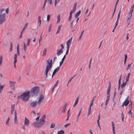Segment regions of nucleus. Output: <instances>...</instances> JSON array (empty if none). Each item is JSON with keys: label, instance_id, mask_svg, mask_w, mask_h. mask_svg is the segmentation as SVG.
I'll return each mask as SVG.
<instances>
[{"label": "nucleus", "instance_id": "nucleus-54", "mask_svg": "<svg viewBox=\"0 0 134 134\" xmlns=\"http://www.w3.org/2000/svg\"><path fill=\"white\" fill-rule=\"evenodd\" d=\"M110 90L108 89L107 92V95H110Z\"/></svg>", "mask_w": 134, "mask_h": 134}, {"label": "nucleus", "instance_id": "nucleus-12", "mask_svg": "<svg viewBox=\"0 0 134 134\" xmlns=\"http://www.w3.org/2000/svg\"><path fill=\"white\" fill-rule=\"evenodd\" d=\"M17 54H15L14 56V67L15 68L16 67V63L17 61Z\"/></svg>", "mask_w": 134, "mask_h": 134}, {"label": "nucleus", "instance_id": "nucleus-58", "mask_svg": "<svg viewBox=\"0 0 134 134\" xmlns=\"http://www.w3.org/2000/svg\"><path fill=\"white\" fill-rule=\"evenodd\" d=\"M111 87V83H110V82H109V87H108V89L110 90Z\"/></svg>", "mask_w": 134, "mask_h": 134}, {"label": "nucleus", "instance_id": "nucleus-7", "mask_svg": "<svg viewBox=\"0 0 134 134\" xmlns=\"http://www.w3.org/2000/svg\"><path fill=\"white\" fill-rule=\"evenodd\" d=\"M129 98V96H128L126 98L125 101L122 104V107H124V105L126 106L129 103V101L128 100Z\"/></svg>", "mask_w": 134, "mask_h": 134}, {"label": "nucleus", "instance_id": "nucleus-56", "mask_svg": "<svg viewBox=\"0 0 134 134\" xmlns=\"http://www.w3.org/2000/svg\"><path fill=\"white\" fill-rule=\"evenodd\" d=\"M131 64H129L128 65H127V70H128V69H129L130 67L131 66Z\"/></svg>", "mask_w": 134, "mask_h": 134}, {"label": "nucleus", "instance_id": "nucleus-18", "mask_svg": "<svg viewBox=\"0 0 134 134\" xmlns=\"http://www.w3.org/2000/svg\"><path fill=\"white\" fill-rule=\"evenodd\" d=\"M28 22L26 23L24 27L23 28L22 31L24 32L25 30L27 28L28 25Z\"/></svg>", "mask_w": 134, "mask_h": 134}, {"label": "nucleus", "instance_id": "nucleus-5", "mask_svg": "<svg viewBox=\"0 0 134 134\" xmlns=\"http://www.w3.org/2000/svg\"><path fill=\"white\" fill-rule=\"evenodd\" d=\"M16 83V82L15 81H9L10 87L13 90H15V85Z\"/></svg>", "mask_w": 134, "mask_h": 134}, {"label": "nucleus", "instance_id": "nucleus-33", "mask_svg": "<svg viewBox=\"0 0 134 134\" xmlns=\"http://www.w3.org/2000/svg\"><path fill=\"white\" fill-rule=\"evenodd\" d=\"M57 23H59L60 21V14H59L57 16Z\"/></svg>", "mask_w": 134, "mask_h": 134}, {"label": "nucleus", "instance_id": "nucleus-15", "mask_svg": "<svg viewBox=\"0 0 134 134\" xmlns=\"http://www.w3.org/2000/svg\"><path fill=\"white\" fill-rule=\"evenodd\" d=\"M112 126V131L113 134H116L115 130V125L114 122L113 121L111 122Z\"/></svg>", "mask_w": 134, "mask_h": 134}, {"label": "nucleus", "instance_id": "nucleus-24", "mask_svg": "<svg viewBox=\"0 0 134 134\" xmlns=\"http://www.w3.org/2000/svg\"><path fill=\"white\" fill-rule=\"evenodd\" d=\"M62 25H59L58 26V28L57 32H56V34H57L59 33V32H60V30L61 28L62 27Z\"/></svg>", "mask_w": 134, "mask_h": 134}, {"label": "nucleus", "instance_id": "nucleus-13", "mask_svg": "<svg viewBox=\"0 0 134 134\" xmlns=\"http://www.w3.org/2000/svg\"><path fill=\"white\" fill-rule=\"evenodd\" d=\"M60 69V66L59 67H58L56 68L55 70H54L53 72L52 75V77H53V76L57 72H58L59 70Z\"/></svg>", "mask_w": 134, "mask_h": 134}, {"label": "nucleus", "instance_id": "nucleus-34", "mask_svg": "<svg viewBox=\"0 0 134 134\" xmlns=\"http://www.w3.org/2000/svg\"><path fill=\"white\" fill-rule=\"evenodd\" d=\"M55 123H52L50 126V128H54L55 126Z\"/></svg>", "mask_w": 134, "mask_h": 134}, {"label": "nucleus", "instance_id": "nucleus-61", "mask_svg": "<svg viewBox=\"0 0 134 134\" xmlns=\"http://www.w3.org/2000/svg\"><path fill=\"white\" fill-rule=\"evenodd\" d=\"M63 62H64V61H63L62 60H61V61L60 62V66H61L62 65V64H63Z\"/></svg>", "mask_w": 134, "mask_h": 134}, {"label": "nucleus", "instance_id": "nucleus-39", "mask_svg": "<svg viewBox=\"0 0 134 134\" xmlns=\"http://www.w3.org/2000/svg\"><path fill=\"white\" fill-rule=\"evenodd\" d=\"M74 20H73V21L71 22V24L70 27L71 28V29H72L74 27V25L73 24V22Z\"/></svg>", "mask_w": 134, "mask_h": 134}, {"label": "nucleus", "instance_id": "nucleus-52", "mask_svg": "<svg viewBox=\"0 0 134 134\" xmlns=\"http://www.w3.org/2000/svg\"><path fill=\"white\" fill-rule=\"evenodd\" d=\"M100 118V115L99 114V116H98V120H97V123H99V121Z\"/></svg>", "mask_w": 134, "mask_h": 134}, {"label": "nucleus", "instance_id": "nucleus-1", "mask_svg": "<svg viewBox=\"0 0 134 134\" xmlns=\"http://www.w3.org/2000/svg\"><path fill=\"white\" fill-rule=\"evenodd\" d=\"M47 63L46 68L45 71L44 73L46 75V77L47 76L48 72L51 70L52 68V59H48L46 60Z\"/></svg>", "mask_w": 134, "mask_h": 134}, {"label": "nucleus", "instance_id": "nucleus-45", "mask_svg": "<svg viewBox=\"0 0 134 134\" xmlns=\"http://www.w3.org/2000/svg\"><path fill=\"white\" fill-rule=\"evenodd\" d=\"M83 32H84V31H83L81 32V34L79 37V40L80 39H81V38H82V35L83 34Z\"/></svg>", "mask_w": 134, "mask_h": 134}, {"label": "nucleus", "instance_id": "nucleus-20", "mask_svg": "<svg viewBox=\"0 0 134 134\" xmlns=\"http://www.w3.org/2000/svg\"><path fill=\"white\" fill-rule=\"evenodd\" d=\"M77 3L76 2L74 6V7L73 8V9L72 10H71V11H72V12H75V11L76 7V5H77Z\"/></svg>", "mask_w": 134, "mask_h": 134}, {"label": "nucleus", "instance_id": "nucleus-43", "mask_svg": "<svg viewBox=\"0 0 134 134\" xmlns=\"http://www.w3.org/2000/svg\"><path fill=\"white\" fill-rule=\"evenodd\" d=\"M24 52H25L26 50V44L25 43H24Z\"/></svg>", "mask_w": 134, "mask_h": 134}, {"label": "nucleus", "instance_id": "nucleus-55", "mask_svg": "<svg viewBox=\"0 0 134 134\" xmlns=\"http://www.w3.org/2000/svg\"><path fill=\"white\" fill-rule=\"evenodd\" d=\"M93 102H92H92H91L90 105L89 107V108H91V107L93 105Z\"/></svg>", "mask_w": 134, "mask_h": 134}, {"label": "nucleus", "instance_id": "nucleus-41", "mask_svg": "<svg viewBox=\"0 0 134 134\" xmlns=\"http://www.w3.org/2000/svg\"><path fill=\"white\" fill-rule=\"evenodd\" d=\"M43 33V32L41 34V36H40V39H39V46H40V41L41 40H42V34Z\"/></svg>", "mask_w": 134, "mask_h": 134}, {"label": "nucleus", "instance_id": "nucleus-62", "mask_svg": "<svg viewBox=\"0 0 134 134\" xmlns=\"http://www.w3.org/2000/svg\"><path fill=\"white\" fill-rule=\"evenodd\" d=\"M60 46H61V47H62V48L61 49H62V50H63V49L64 48V46H63V44H62Z\"/></svg>", "mask_w": 134, "mask_h": 134}, {"label": "nucleus", "instance_id": "nucleus-4", "mask_svg": "<svg viewBox=\"0 0 134 134\" xmlns=\"http://www.w3.org/2000/svg\"><path fill=\"white\" fill-rule=\"evenodd\" d=\"M40 88L38 86H35L31 90V95L32 97L37 96L39 92Z\"/></svg>", "mask_w": 134, "mask_h": 134}, {"label": "nucleus", "instance_id": "nucleus-63", "mask_svg": "<svg viewBox=\"0 0 134 134\" xmlns=\"http://www.w3.org/2000/svg\"><path fill=\"white\" fill-rule=\"evenodd\" d=\"M66 55H65L64 56H63V57L62 58V60H63V61H64L65 59V58L66 57Z\"/></svg>", "mask_w": 134, "mask_h": 134}, {"label": "nucleus", "instance_id": "nucleus-59", "mask_svg": "<svg viewBox=\"0 0 134 134\" xmlns=\"http://www.w3.org/2000/svg\"><path fill=\"white\" fill-rule=\"evenodd\" d=\"M52 0H48V2H49L51 5L52 4Z\"/></svg>", "mask_w": 134, "mask_h": 134}, {"label": "nucleus", "instance_id": "nucleus-53", "mask_svg": "<svg viewBox=\"0 0 134 134\" xmlns=\"http://www.w3.org/2000/svg\"><path fill=\"white\" fill-rule=\"evenodd\" d=\"M91 61H92V58H91V59H90V63L89 65V69H90L91 68Z\"/></svg>", "mask_w": 134, "mask_h": 134}, {"label": "nucleus", "instance_id": "nucleus-14", "mask_svg": "<svg viewBox=\"0 0 134 134\" xmlns=\"http://www.w3.org/2000/svg\"><path fill=\"white\" fill-rule=\"evenodd\" d=\"M32 125L33 126L35 127H37L38 128H39V122L37 121H35V122H34Z\"/></svg>", "mask_w": 134, "mask_h": 134}, {"label": "nucleus", "instance_id": "nucleus-17", "mask_svg": "<svg viewBox=\"0 0 134 134\" xmlns=\"http://www.w3.org/2000/svg\"><path fill=\"white\" fill-rule=\"evenodd\" d=\"M15 105L14 104H12L11 106V113L12 114L14 110Z\"/></svg>", "mask_w": 134, "mask_h": 134}, {"label": "nucleus", "instance_id": "nucleus-6", "mask_svg": "<svg viewBox=\"0 0 134 134\" xmlns=\"http://www.w3.org/2000/svg\"><path fill=\"white\" fill-rule=\"evenodd\" d=\"M44 98V96L43 95H41L40 96L38 100L37 101V104L40 105L42 101Z\"/></svg>", "mask_w": 134, "mask_h": 134}, {"label": "nucleus", "instance_id": "nucleus-10", "mask_svg": "<svg viewBox=\"0 0 134 134\" xmlns=\"http://www.w3.org/2000/svg\"><path fill=\"white\" fill-rule=\"evenodd\" d=\"M72 37L67 41L66 43V46H70L71 45L72 43Z\"/></svg>", "mask_w": 134, "mask_h": 134}, {"label": "nucleus", "instance_id": "nucleus-27", "mask_svg": "<svg viewBox=\"0 0 134 134\" xmlns=\"http://www.w3.org/2000/svg\"><path fill=\"white\" fill-rule=\"evenodd\" d=\"M79 99V98L77 97L75 100L74 104V107H75L77 104L78 102Z\"/></svg>", "mask_w": 134, "mask_h": 134}, {"label": "nucleus", "instance_id": "nucleus-21", "mask_svg": "<svg viewBox=\"0 0 134 134\" xmlns=\"http://www.w3.org/2000/svg\"><path fill=\"white\" fill-rule=\"evenodd\" d=\"M81 12V11L79 10L77 12L75 15V18H77Z\"/></svg>", "mask_w": 134, "mask_h": 134}, {"label": "nucleus", "instance_id": "nucleus-9", "mask_svg": "<svg viewBox=\"0 0 134 134\" xmlns=\"http://www.w3.org/2000/svg\"><path fill=\"white\" fill-rule=\"evenodd\" d=\"M25 118L24 125L28 126L30 123L29 120L26 117H25Z\"/></svg>", "mask_w": 134, "mask_h": 134}, {"label": "nucleus", "instance_id": "nucleus-51", "mask_svg": "<svg viewBox=\"0 0 134 134\" xmlns=\"http://www.w3.org/2000/svg\"><path fill=\"white\" fill-rule=\"evenodd\" d=\"M118 20H118V19H117V21H116V23H115V27H116L117 26L118 24Z\"/></svg>", "mask_w": 134, "mask_h": 134}, {"label": "nucleus", "instance_id": "nucleus-48", "mask_svg": "<svg viewBox=\"0 0 134 134\" xmlns=\"http://www.w3.org/2000/svg\"><path fill=\"white\" fill-rule=\"evenodd\" d=\"M122 76V74H121L120 75V79L119 80V85H120V82H121V77Z\"/></svg>", "mask_w": 134, "mask_h": 134}, {"label": "nucleus", "instance_id": "nucleus-49", "mask_svg": "<svg viewBox=\"0 0 134 134\" xmlns=\"http://www.w3.org/2000/svg\"><path fill=\"white\" fill-rule=\"evenodd\" d=\"M52 26V25L51 24L49 25V30H48V32H50L51 30Z\"/></svg>", "mask_w": 134, "mask_h": 134}, {"label": "nucleus", "instance_id": "nucleus-47", "mask_svg": "<svg viewBox=\"0 0 134 134\" xmlns=\"http://www.w3.org/2000/svg\"><path fill=\"white\" fill-rule=\"evenodd\" d=\"M73 77H71L69 79L68 81V84H69L71 82V80H72V79Z\"/></svg>", "mask_w": 134, "mask_h": 134}, {"label": "nucleus", "instance_id": "nucleus-23", "mask_svg": "<svg viewBox=\"0 0 134 134\" xmlns=\"http://www.w3.org/2000/svg\"><path fill=\"white\" fill-rule=\"evenodd\" d=\"M73 12H72V11H71L70 12L69 16V20L70 21L71 20L72 16V14Z\"/></svg>", "mask_w": 134, "mask_h": 134}, {"label": "nucleus", "instance_id": "nucleus-26", "mask_svg": "<svg viewBox=\"0 0 134 134\" xmlns=\"http://www.w3.org/2000/svg\"><path fill=\"white\" fill-rule=\"evenodd\" d=\"M41 17L40 15H39L38 17V22L39 23V26H40L41 23Z\"/></svg>", "mask_w": 134, "mask_h": 134}, {"label": "nucleus", "instance_id": "nucleus-37", "mask_svg": "<svg viewBox=\"0 0 134 134\" xmlns=\"http://www.w3.org/2000/svg\"><path fill=\"white\" fill-rule=\"evenodd\" d=\"M131 18L130 17H128L127 18V23H128V25H129L130 24V21L131 20Z\"/></svg>", "mask_w": 134, "mask_h": 134}, {"label": "nucleus", "instance_id": "nucleus-60", "mask_svg": "<svg viewBox=\"0 0 134 134\" xmlns=\"http://www.w3.org/2000/svg\"><path fill=\"white\" fill-rule=\"evenodd\" d=\"M46 117V115H43L41 119H43V120H44V119H45Z\"/></svg>", "mask_w": 134, "mask_h": 134}, {"label": "nucleus", "instance_id": "nucleus-16", "mask_svg": "<svg viewBox=\"0 0 134 134\" xmlns=\"http://www.w3.org/2000/svg\"><path fill=\"white\" fill-rule=\"evenodd\" d=\"M37 104V102H32L30 104L31 106L33 107L34 108L36 106Z\"/></svg>", "mask_w": 134, "mask_h": 134}, {"label": "nucleus", "instance_id": "nucleus-57", "mask_svg": "<svg viewBox=\"0 0 134 134\" xmlns=\"http://www.w3.org/2000/svg\"><path fill=\"white\" fill-rule=\"evenodd\" d=\"M70 123L67 124L65 125L64 127L65 128H66L68 126H69L70 125Z\"/></svg>", "mask_w": 134, "mask_h": 134}, {"label": "nucleus", "instance_id": "nucleus-46", "mask_svg": "<svg viewBox=\"0 0 134 134\" xmlns=\"http://www.w3.org/2000/svg\"><path fill=\"white\" fill-rule=\"evenodd\" d=\"M50 15H48L47 16V20L49 21L50 18Z\"/></svg>", "mask_w": 134, "mask_h": 134}, {"label": "nucleus", "instance_id": "nucleus-3", "mask_svg": "<svg viewBox=\"0 0 134 134\" xmlns=\"http://www.w3.org/2000/svg\"><path fill=\"white\" fill-rule=\"evenodd\" d=\"M5 9H2L0 10V24L5 21Z\"/></svg>", "mask_w": 134, "mask_h": 134}, {"label": "nucleus", "instance_id": "nucleus-36", "mask_svg": "<svg viewBox=\"0 0 134 134\" xmlns=\"http://www.w3.org/2000/svg\"><path fill=\"white\" fill-rule=\"evenodd\" d=\"M30 39L29 38H28L27 39V46H29V45L30 43Z\"/></svg>", "mask_w": 134, "mask_h": 134}, {"label": "nucleus", "instance_id": "nucleus-38", "mask_svg": "<svg viewBox=\"0 0 134 134\" xmlns=\"http://www.w3.org/2000/svg\"><path fill=\"white\" fill-rule=\"evenodd\" d=\"M91 108H89V109L88 110V116H89V115H90L91 113Z\"/></svg>", "mask_w": 134, "mask_h": 134}, {"label": "nucleus", "instance_id": "nucleus-29", "mask_svg": "<svg viewBox=\"0 0 134 134\" xmlns=\"http://www.w3.org/2000/svg\"><path fill=\"white\" fill-rule=\"evenodd\" d=\"M66 105L65 104L63 107L62 112L64 113L65 112V109L66 108Z\"/></svg>", "mask_w": 134, "mask_h": 134}, {"label": "nucleus", "instance_id": "nucleus-32", "mask_svg": "<svg viewBox=\"0 0 134 134\" xmlns=\"http://www.w3.org/2000/svg\"><path fill=\"white\" fill-rule=\"evenodd\" d=\"M5 86V85H1L0 87V93L1 92L2 90Z\"/></svg>", "mask_w": 134, "mask_h": 134}, {"label": "nucleus", "instance_id": "nucleus-42", "mask_svg": "<svg viewBox=\"0 0 134 134\" xmlns=\"http://www.w3.org/2000/svg\"><path fill=\"white\" fill-rule=\"evenodd\" d=\"M58 81H59L58 80L57 81L56 83L54 85V86H53L54 88H55V87H56L57 86H58Z\"/></svg>", "mask_w": 134, "mask_h": 134}, {"label": "nucleus", "instance_id": "nucleus-19", "mask_svg": "<svg viewBox=\"0 0 134 134\" xmlns=\"http://www.w3.org/2000/svg\"><path fill=\"white\" fill-rule=\"evenodd\" d=\"M63 52V50L62 49H60L57 53V55L59 56L60 55L62 54Z\"/></svg>", "mask_w": 134, "mask_h": 134}, {"label": "nucleus", "instance_id": "nucleus-11", "mask_svg": "<svg viewBox=\"0 0 134 134\" xmlns=\"http://www.w3.org/2000/svg\"><path fill=\"white\" fill-rule=\"evenodd\" d=\"M14 122L15 124H17L18 123L17 119V114L16 111L15 110L14 111Z\"/></svg>", "mask_w": 134, "mask_h": 134}, {"label": "nucleus", "instance_id": "nucleus-25", "mask_svg": "<svg viewBox=\"0 0 134 134\" xmlns=\"http://www.w3.org/2000/svg\"><path fill=\"white\" fill-rule=\"evenodd\" d=\"M127 82L126 81V82H124L121 85V88H123L127 84Z\"/></svg>", "mask_w": 134, "mask_h": 134}, {"label": "nucleus", "instance_id": "nucleus-31", "mask_svg": "<svg viewBox=\"0 0 134 134\" xmlns=\"http://www.w3.org/2000/svg\"><path fill=\"white\" fill-rule=\"evenodd\" d=\"M130 73H129L128 74L127 76L126 77V82H128L129 81V77H130Z\"/></svg>", "mask_w": 134, "mask_h": 134}, {"label": "nucleus", "instance_id": "nucleus-64", "mask_svg": "<svg viewBox=\"0 0 134 134\" xmlns=\"http://www.w3.org/2000/svg\"><path fill=\"white\" fill-rule=\"evenodd\" d=\"M122 120L123 121H124V115L122 113Z\"/></svg>", "mask_w": 134, "mask_h": 134}, {"label": "nucleus", "instance_id": "nucleus-30", "mask_svg": "<svg viewBox=\"0 0 134 134\" xmlns=\"http://www.w3.org/2000/svg\"><path fill=\"white\" fill-rule=\"evenodd\" d=\"M64 131L62 130L58 132L57 134H64Z\"/></svg>", "mask_w": 134, "mask_h": 134}, {"label": "nucleus", "instance_id": "nucleus-28", "mask_svg": "<svg viewBox=\"0 0 134 134\" xmlns=\"http://www.w3.org/2000/svg\"><path fill=\"white\" fill-rule=\"evenodd\" d=\"M134 7V4H133V5H132L131 6V7L130 10L129 12L132 13L133 12V9Z\"/></svg>", "mask_w": 134, "mask_h": 134}, {"label": "nucleus", "instance_id": "nucleus-40", "mask_svg": "<svg viewBox=\"0 0 134 134\" xmlns=\"http://www.w3.org/2000/svg\"><path fill=\"white\" fill-rule=\"evenodd\" d=\"M132 13L129 12L127 16L128 17L131 18L132 15Z\"/></svg>", "mask_w": 134, "mask_h": 134}, {"label": "nucleus", "instance_id": "nucleus-44", "mask_svg": "<svg viewBox=\"0 0 134 134\" xmlns=\"http://www.w3.org/2000/svg\"><path fill=\"white\" fill-rule=\"evenodd\" d=\"M10 120V117H9L8 118V119L6 121V124H8L9 123V121Z\"/></svg>", "mask_w": 134, "mask_h": 134}, {"label": "nucleus", "instance_id": "nucleus-8", "mask_svg": "<svg viewBox=\"0 0 134 134\" xmlns=\"http://www.w3.org/2000/svg\"><path fill=\"white\" fill-rule=\"evenodd\" d=\"M39 122V128H41L45 124V120L43 119H40Z\"/></svg>", "mask_w": 134, "mask_h": 134}, {"label": "nucleus", "instance_id": "nucleus-50", "mask_svg": "<svg viewBox=\"0 0 134 134\" xmlns=\"http://www.w3.org/2000/svg\"><path fill=\"white\" fill-rule=\"evenodd\" d=\"M110 95H107L106 100L109 101L110 99Z\"/></svg>", "mask_w": 134, "mask_h": 134}, {"label": "nucleus", "instance_id": "nucleus-22", "mask_svg": "<svg viewBox=\"0 0 134 134\" xmlns=\"http://www.w3.org/2000/svg\"><path fill=\"white\" fill-rule=\"evenodd\" d=\"M47 52V49L46 48H45L43 51V53L42 55L43 56H44L46 55V54Z\"/></svg>", "mask_w": 134, "mask_h": 134}, {"label": "nucleus", "instance_id": "nucleus-35", "mask_svg": "<svg viewBox=\"0 0 134 134\" xmlns=\"http://www.w3.org/2000/svg\"><path fill=\"white\" fill-rule=\"evenodd\" d=\"M127 58V55L126 54L125 55V60L124 62V64H125L126 62V59Z\"/></svg>", "mask_w": 134, "mask_h": 134}, {"label": "nucleus", "instance_id": "nucleus-2", "mask_svg": "<svg viewBox=\"0 0 134 134\" xmlns=\"http://www.w3.org/2000/svg\"><path fill=\"white\" fill-rule=\"evenodd\" d=\"M30 92L29 91L24 92L18 96V98L22 99L24 102L27 101L30 97Z\"/></svg>", "mask_w": 134, "mask_h": 134}]
</instances>
